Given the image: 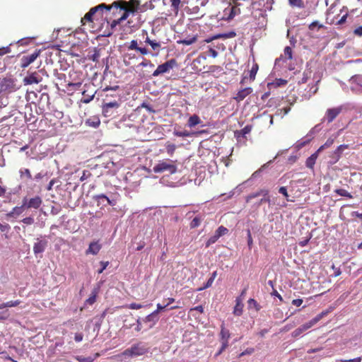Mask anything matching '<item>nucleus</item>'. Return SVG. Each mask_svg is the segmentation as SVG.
Wrapping results in <instances>:
<instances>
[{"instance_id": "nucleus-39", "label": "nucleus", "mask_w": 362, "mask_h": 362, "mask_svg": "<svg viewBox=\"0 0 362 362\" xmlns=\"http://www.w3.org/2000/svg\"><path fill=\"white\" fill-rule=\"evenodd\" d=\"M244 305L242 303H238L234 308L233 314L236 316H240L243 314Z\"/></svg>"}, {"instance_id": "nucleus-9", "label": "nucleus", "mask_w": 362, "mask_h": 362, "mask_svg": "<svg viewBox=\"0 0 362 362\" xmlns=\"http://www.w3.org/2000/svg\"><path fill=\"white\" fill-rule=\"evenodd\" d=\"M15 80L11 77L4 78L0 83L1 92H11L15 90Z\"/></svg>"}, {"instance_id": "nucleus-17", "label": "nucleus", "mask_w": 362, "mask_h": 362, "mask_svg": "<svg viewBox=\"0 0 362 362\" xmlns=\"http://www.w3.org/2000/svg\"><path fill=\"white\" fill-rule=\"evenodd\" d=\"M269 194V190L266 189H260L255 192L250 193L246 197V202H249L251 199L257 197L262 196L267 197Z\"/></svg>"}, {"instance_id": "nucleus-61", "label": "nucleus", "mask_w": 362, "mask_h": 362, "mask_svg": "<svg viewBox=\"0 0 362 362\" xmlns=\"http://www.w3.org/2000/svg\"><path fill=\"white\" fill-rule=\"evenodd\" d=\"M320 320H318V318L315 317L314 318H313L311 320H310L309 322H306L305 324L307 325V326L310 329V327H312L313 325H315Z\"/></svg>"}, {"instance_id": "nucleus-37", "label": "nucleus", "mask_w": 362, "mask_h": 362, "mask_svg": "<svg viewBox=\"0 0 362 362\" xmlns=\"http://www.w3.org/2000/svg\"><path fill=\"white\" fill-rule=\"evenodd\" d=\"M194 132H189L187 130L185 131H179L175 129L174 134L177 136H181V137H187V136H191L194 134Z\"/></svg>"}, {"instance_id": "nucleus-44", "label": "nucleus", "mask_w": 362, "mask_h": 362, "mask_svg": "<svg viewBox=\"0 0 362 362\" xmlns=\"http://www.w3.org/2000/svg\"><path fill=\"white\" fill-rule=\"evenodd\" d=\"M334 192L337 193L338 195L348 197L349 199H351L353 197L352 195L344 189H336L334 190Z\"/></svg>"}, {"instance_id": "nucleus-53", "label": "nucleus", "mask_w": 362, "mask_h": 362, "mask_svg": "<svg viewBox=\"0 0 362 362\" xmlns=\"http://www.w3.org/2000/svg\"><path fill=\"white\" fill-rule=\"evenodd\" d=\"M228 344H227L226 341L222 342L221 346L220 349L215 354L214 358H217L218 356H220L225 351V349L228 347Z\"/></svg>"}, {"instance_id": "nucleus-36", "label": "nucleus", "mask_w": 362, "mask_h": 362, "mask_svg": "<svg viewBox=\"0 0 362 362\" xmlns=\"http://www.w3.org/2000/svg\"><path fill=\"white\" fill-rule=\"evenodd\" d=\"M288 4L291 7L304 8V2L303 0H288Z\"/></svg>"}, {"instance_id": "nucleus-3", "label": "nucleus", "mask_w": 362, "mask_h": 362, "mask_svg": "<svg viewBox=\"0 0 362 362\" xmlns=\"http://www.w3.org/2000/svg\"><path fill=\"white\" fill-rule=\"evenodd\" d=\"M153 171L156 173L168 172L170 174H174L177 171V166L172 160H161L153 166Z\"/></svg>"}, {"instance_id": "nucleus-32", "label": "nucleus", "mask_w": 362, "mask_h": 362, "mask_svg": "<svg viewBox=\"0 0 362 362\" xmlns=\"http://www.w3.org/2000/svg\"><path fill=\"white\" fill-rule=\"evenodd\" d=\"M346 11V13L336 23V25H341L346 22V20L349 17L348 14V8L346 6H344L341 10V12Z\"/></svg>"}, {"instance_id": "nucleus-16", "label": "nucleus", "mask_w": 362, "mask_h": 362, "mask_svg": "<svg viewBox=\"0 0 362 362\" xmlns=\"http://www.w3.org/2000/svg\"><path fill=\"white\" fill-rule=\"evenodd\" d=\"M292 49L291 47L287 46L284 48V57L283 55H281L279 58L275 60V66H277L281 61H286V59H292Z\"/></svg>"}, {"instance_id": "nucleus-15", "label": "nucleus", "mask_w": 362, "mask_h": 362, "mask_svg": "<svg viewBox=\"0 0 362 362\" xmlns=\"http://www.w3.org/2000/svg\"><path fill=\"white\" fill-rule=\"evenodd\" d=\"M101 248H102V245H100L99 243L98 240L91 242L89 244L88 248L86 251V255L92 254L93 255H96L99 252V251L100 250Z\"/></svg>"}, {"instance_id": "nucleus-31", "label": "nucleus", "mask_w": 362, "mask_h": 362, "mask_svg": "<svg viewBox=\"0 0 362 362\" xmlns=\"http://www.w3.org/2000/svg\"><path fill=\"white\" fill-rule=\"evenodd\" d=\"M235 36H236V33L235 31H230V32H228V33H220V34L214 35V38L228 39V38L234 37Z\"/></svg>"}, {"instance_id": "nucleus-35", "label": "nucleus", "mask_w": 362, "mask_h": 362, "mask_svg": "<svg viewBox=\"0 0 362 362\" xmlns=\"http://www.w3.org/2000/svg\"><path fill=\"white\" fill-rule=\"evenodd\" d=\"M248 307H253L256 311H259L262 308V306L257 302L254 298H250L247 301Z\"/></svg>"}, {"instance_id": "nucleus-23", "label": "nucleus", "mask_w": 362, "mask_h": 362, "mask_svg": "<svg viewBox=\"0 0 362 362\" xmlns=\"http://www.w3.org/2000/svg\"><path fill=\"white\" fill-rule=\"evenodd\" d=\"M221 343L222 342H226L227 344H228V339L230 338V332L228 329H226L224 327V323H222L221 326Z\"/></svg>"}, {"instance_id": "nucleus-25", "label": "nucleus", "mask_w": 362, "mask_h": 362, "mask_svg": "<svg viewBox=\"0 0 362 362\" xmlns=\"http://www.w3.org/2000/svg\"><path fill=\"white\" fill-rule=\"evenodd\" d=\"M251 130H252V126L251 125H246L240 131L235 132V134L237 136L238 139H239V138L240 136L243 137V138H245V135L249 134L251 132Z\"/></svg>"}, {"instance_id": "nucleus-40", "label": "nucleus", "mask_w": 362, "mask_h": 362, "mask_svg": "<svg viewBox=\"0 0 362 362\" xmlns=\"http://www.w3.org/2000/svg\"><path fill=\"white\" fill-rule=\"evenodd\" d=\"M145 42L150 45L153 50H158L160 47L159 42L150 40L148 37H146Z\"/></svg>"}, {"instance_id": "nucleus-50", "label": "nucleus", "mask_w": 362, "mask_h": 362, "mask_svg": "<svg viewBox=\"0 0 362 362\" xmlns=\"http://www.w3.org/2000/svg\"><path fill=\"white\" fill-rule=\"evenodd\" d=\"M76 359L79 362H93L95 358H93L90 356L83 357L82 356H78L76 357Z\"/></svg>"}, {"instance_id": "nucleus-42", "label": "nucleus", "mask_w": 362, "mask_h": 362, "mask_svg": "<svg viewBox=\"0 0 362 362\" xmlns=\"http://www.w3.org/2000/svg\"><path fill=\"white\" fill-rule=\"evenodd\" d=\"M202 221V218L199 216H195L190 223V228H194L198 227Z\"/></svg>"}, {"instance_id": "nucleus-14", "label": "nucleus", "mask_w": 362, "mask_h": 362, "mask_svg": "<svg viewBox=\"0 0 362 362\" xmlns=\"http://www.w3.org/2000/svg\"><path fill=\"white\" fill-rule=\"evenodd\" d=\"M252 93V88L250 87L245 88L238 92L233 98L238 103L243 100L247 95Z\"/></svg>"}, {"instance_id": "nucleus-24", "label": "nucleus", "mask_w": 362, "mask_h": 362, "mask_svg": "<svg viewBox=\"0 0 362 362\" xmlns=\"http://www.w3.org/2000/svg\"><path fill=\"white\" fill-rule=\"evenodd\" d=\"M25 210V208L23 207V203L22 202L21 206H15L8 215L11 217L16 218V216L21 214Z\"/></svg>"}, {"instance_id": "nucleus-20", "label": "nucleus", "mask_w": 362, "mask_h": 362, "mask_svg": "<svg viewBox=\"0 0 362 362\" xmlns=\"http://www.w3.org/2000/svg\"><path fill=\"white\" fill-rule=\"evenodd\" d=\"M127 4H128L127 1L121 0V1H115L112 4H107V6L110 8V11L112 8H115L116 10L119 9V11H121V10H124V6H126Z\"/></svg>"}, {"instance_id": "nucleus-52", "label": "nucleus", "mask_w": 362, "mask_h": 362, "mask_svg": "<svg viewBox=\"0 0 362 362\" xmlns=\"http://www.w3.org/2000/svg\"><path fill=\"white\" fill-rule=\"evenodd\" d=\"M218 238H218V236L214 234V235L209 238V240L206 243V247H208L211 245L215 243L218 240Z\"/></svg>"}, {"instance_id": "nucleus-1", "label": "nucleus", "mask_w": 362, "mask_h": 362, "mask_svg": "<svg viewBox=\"0 0 362 362\" xmlns=\"http://www.w3.org/2000/svg\"><path fill=\"white\" fill-rule=\"evenodd\" d=\"M117 99L109 100V94L106 95L103 99L102 105V112L105 117H116L118 115V109L121 104L119 96H116Z\"/></svg>"}, {"instance_id": "nucleus-26", "label": "nucleus", "mask_w": 362, "mask_h": 362, "mask_svg": "<svg viewBox=\"0 0 362 362\" xmlns=\"http://www.w3.org/2000/svg\"><path fill=\"white\" fill-rule=\"evenodd\" d=\"M288 81L285 79L282 78H278L276 79L275 81L268 83L267 86L271 88V87L278 88L281 86H286L287 84Z\"/></svg>"}, {"instance_id": "nucleus-29", "label": "nucleus", "mask_w": 362, "mask_h": 362, "mask_svg": "<svg viewBox=\"0 0 362 362\" xmlns=\"http://www.w3.org/2000/svg\"><path fill=\"white\" fill-rule=\"evenodd\" d=\"M201 122V119L197 115H192L189 119L187 124L189 127H194Z\"/></svg>"}, {"instance_id": "nucleus-49", "label": "nucleus", "mask_w": 362, "mask_h": 362, "mask_svg": "<svg viewBox=\"0 0 362 362\" xmlns=\"http://www.w3.org/2000/svg\"><path fill=\"white\" fill-rule=\"evenodd\" d=\"M320 130V124L315 125L313 128H312L310 132L307 134V137L313 138V135L315 134Z\"/></svg>"}, {"instance_id": "nucleus-10", "label": "nucleus", "mask_w": 362, "mask_h": 362, "mask_svg": "<svg viewBox=\"0 0 362 362\" xmlns=\"http://www.w3.org/2000/svg\"><path fill=\"white\" fill-rule=\"evenodd\" d=\"M40 52L41 49H35L33 54L27 56H23L21 59V68L25 69L28 67L40 56Z\"/></svg>"}, {"instance_id": "nucleus-21", "label": "nucleus", "mask_w": 362, "mask_h": 362, "mask_svg": "<svg viewBox=\"0 0 362 362\" xmlns=\"http://www.w3.org/2000/svg\"><path fill=\"white\" fill-rule=\"evenodd\" d=\"M86 124L93 128H98L100 124L99 117L96 116L91 117L86 120Z\"/></svg>"}, {"instance_id": "nucleus-38", "label": "nucleus", "mask_w": 362, "mask_h": 362, "mask_svg": "<svg viewBox=\"0 0 362 362\" xmlns=\"http://www.w3.org/2000/svg\"><path fill=\"white\" fill-rule=\"evenodd\" d=\"M122 11H123V13L122 14V16L119 18L122 20V22L127 19L130 13L134 12L129 8L128 4L126 6H124V9L122 10Z\"/></svg>"}, {"instance_id": "nucleus-60", "label": "nucleus", "mask_w": 362, "mask_h": 362, "mask_svg": "<svg viewBox=\"0 0 362 362\" xmlns=\"http://www.w3.org/2000/svg\"><path fill=\"white\" fill-rule=\"evenodd\" d=\"M100 265H101V268L98 271V274H101L103 272V271L107 268V267L109 265V262H104V261H101L100 262Z\"/></svg>"}, {"instance_id": "nucleus-46", "label": "nucleus", "mask_w": 362, "mask_h": 362, "mask_svg": "<svg viewBox=\"0 0 362 362\" xmlns=\"http://www.w3.org/2000/svg\"><path fill=\"white\" fill-rule=\"evenodd\" d=\"M165 148H166L167 153L169 155L172 156L174 153L175 151L176 146L174 144L170 143L168 141L165 144Z\"/></svg>"}, {"instance_id": "nucleus-5", "label": "nucleus", "mask_w": 362, "mask_h": 362, "mask_svg": "<svg viewBox=\"0 0 362 362\" xmlns=\"http://www.w3.org/2000/svg\"><path fill=\"white\" fill-rule=\"evenodd\" d=\"M22 202L23 203V207H25V209H37L41 206L42 200L40 196H35L32 198H29L26 196L23 199Z\"/></svg>"}, {"instance_id": "nucleus-58", "label": "nucleus", "mask_w": 362, "mask_h": 362, "mask_svg": "<svg viewBox=\"0 0 362 362\" xmlns=\"http://www.w3.org/2000/svg\"><path fill=\"white\" fill-rule=\"evenodd\" d=\"M149 66L150 67L153 68L154 67V64L151 63V62L150 60H148V59H143V61L142 62H141L139 64V66Z\"/></svg>"}, {"instance_id": "nucleus-34", "label": "nucleus", "mask_w": 362, "mask_h": 362, "mask_svg": "<svg viewBox=\"0 0 362 362\" xmlns=\"http://www.w3.org/2000/svg\"><path fill=\"white\" fill-rule=\"evenodd\" d=\"M334 139L333 138H329L326 142L322 145L317 150H318V152H322L326 148H329L333 144H334Z\"/></svg>"}, {"instance_id": "nucleus-57", "label": "nucleus", "mask_w": 362, "mask_h": 362, "mask_svg": "<svg viewBox=\"0 0 362 362\" xmlns=\"http://www.w3.org/2000/svg\"><path fill=\"white\" fill-rule=\"evenodd\" d=\"M284 153V151L281 152V153H278V154L274 157V158L273 160H270L269 161H268L267 163L264 164L263 165L261 166V168H259L262 171H263L264 169H266L267 168H268L273 162L274 160L277 158L278 156Z\"/></svg>"}, {"instance_id": "nucleus-8", "label": "nucleus", "mask_w": 362, "mask_h": 362, "mask_svg": "<svg viewBox=\"0 0 362 362\" xmlns=\"http://www.w3.org/2000/svg\"><path fill=\"white\" fill-rule=\"evenodd\" d=\"M41 72H43V71H37L34 72H30V71H28V76L23 78L24 85H31L33 83L37 84L41 82L42 80Z\"/></svg>"}, {"instance_id": "nucleus-18", "label": "nucleus", "mask_w": 362, "mask_h": 362, "mask_svg": "<svg viewBox=\"0 0 362 362\" xmlns=\"http://www.w3.org/2000/svg\"><path fill=\"white\" fill-rule=\"evenodd\" d=\"M158 320L159 316L157 315L156 312L151 313L143 320L144 322L151 323V325H149V328H152Z\"/></svg>"}, {"instance_id": "nucleus-41", "label": "nucleus", "mask_w": 362, "mask_h": 362, "mask_svg": "<svg viewBox=\"0 0 362 362\" xmlns=\"http://www.w3.org/2000/svg\"><path fill=\"white\" fill-rule=\"evenodd\" d=\"M228 232V228H226V227H224L223 226H221L216 229L214 234L218 236V238H220V237L226 235Z\"/></svg>"}, {"instance_id": "nucleus-13", "label": "nucleus", "mask_w": 362, "mask_h": 362, "mask_svg": "<svg viewBox=\"0 0 362 362\" xmlns=\"http://www.w3.org/2000/svg\"><path fill=\"white\" fill-rule=\"evenodd\" d=\"M98 8H101L100 7H92L88 12H87L84 17L81 19V22L83 23L84 21L93 23L94 20H95L97 11Z\"/></svg>"}, {"instance_id": "nucleus-59", "label": "nucleus", "mask_w": 362, "mask_h": 362, "mask_svg": "<svg viewBox=\"0 0 362 362\" xmlns=\"http://www.w3.org/2000/svg\"><path fill=\"white\" fill-rule=\"evenodd\" d=\"M247 245H248L249 248H251L252 246L253 241H252V235H251V232H250V229L247 230Z\"/></svg>"}, {"instance_id": "nucleus-12", "label": "nucleus", "mask_w": 362, "mask_h": 362, "mask_svg": "<svg viewBox=\"0 0 362 362\" xmlns=\"http://www.w3.org/2000/svg\"><path fill=\"white\" fill-rule=\"evenodd\" d=\"M37 242L35 243L33 246V252L36 257H37L38 254L42 253L45 250L48 243L46 240H40L37 238Z\"/></svg>"}, {"instance_id": "nucleus-11", "label": "nucleus", "mask_w": 362, "mask_h": 362, "mask_svg": "<svg viewBox=\"0 0 362 362\" xmlns=\"http://www.w3.org/2000/svg\"><path fill=\"white\" fill-rule=\"evenodd\" d=\"M342 110V106L327 109L323 120H327L328 123L332 122L341 112Z\"/></svg>"}, {"instance_id": "nucleus-62", "label": "nucleus", "mask_w": 362, "mask_h": 362, "mask_svg": "<svg viewBox=\"0 0 362 362\" xmlns=\"http://www.w3.org/2000/svg\"><path fill=\"white\" fill-rule=\"evenodd\" d=\"M320 320H318V318L315 317L314 318H313L311 320H310L309 322H306L305 324L307 325V326L310 329V327H312L313 325H315Z\"/></svg>"}, {"instance_id": "nucleus-22", "label": "nucleus", "mask_w": 362, "mask_h": 362, "mask_svg": "<svg viewBox=\"0 0 362 362\" xmlns=\"http://www.w3.org/2000/svg\"><path fill=\"white\" fill-rule=\"evenodd\" d=\"M95 7L101 8H98L97 11L95 21H98L99 18L103 17L104 11H110V8L107 6V4H106L105 3L100 4L97 5Z\"/></svg>"}, {"instance_id": "nucleus-48", "label": "nucleus", "mask_w": 362, "mask_h": 362, "mask_svg": "<svg viewBox=\"0 0 362 362\" xmlns=\"http://www.w3.org/2000/svg\"><path fill=\"white\" fill-rule=\"evenodd\" d=\"M197 37H192L190 38L184 39L180 41V43H182L185 45H190L194 43L197 41Z\"/></svg>"}, {"instance_id": "nucleus-30", "label": "nucleus", "mask_w": 362, "mask_h": 362, "mask_svg": "<svg viewBox=\"0 0 362 362\" xmlns=\"http://www.w3.org/2000/svg\"><path fill=\"white\" fill-rule=\"evenodd\" d=\"M20 177L21 179H28V180H32L33 177L31 175V173L29 169L28 168H21L19 170Z\"/></svg>"}, {"instance_id": "nucleus-27", "label": "nucleus", "mask_w": 362, "mask_h": 362, "mask_svg": "<svg viewBox=\"0 0 362 362\" xmlns=\"http://www.w3.org/2000/svg\"><path fill=\"white\" fill-rule=\"evenodd\" d=\"M171 2L172 10L175 12V16L177 15L179 9L183 6L180 0H170Z\"/></svg>"}, {"instance_id": "nucleus-55", "label": "nucleus", "mask_w": 362, "mask_h": 362, "mask_svg": "<svg viewBox=\"0 0 362 362\" xmlns=\"http://www.w3.org/2000/svg\"><path fill=\"white\" fill-rule=\"evenodd\" d=\"M279 192L284 195V197L286 199L287 201H292L291 199H288V194L286 187H281L279 189Z\"/></svg>"}, {"instance_id": "nucleus-4", "label": "nucleus", "mask_w": 362, "mask_h": 362, "mask_svg": "<svg viewBox=\"0 0 362 362\" xmlns=\"http://www.w3.org/2000/svg\"><path fill=\"white\" fill-rule=\"evenodd\" d=\"M175 66H177V60L174 58L170 59L165 63L158 65L157 69L153 73L152 76L156 77L160 74L168 73L170 69H173Z\"/></svg>"}, {"instance_id": "nucleus-64", "label": "nucleus", "mask_w": 362, "mask_h": 362, "mask_svg": "<svg viewBox=\"0 0 362 362\" xmlns=\"http://www.w3.org/2000/svg\"><path fill=\"white\" fill-rule=\"evenodd\" d=\"M361 357H357L353 359H340V362H361Z\"/></svg>"}, {"instance_id": "nucleus-56", "label": "nucleus", "mask_w": 362, "mask_h": 362, "mask_svg": "<svg viewBox=\"0 0 362 362\" xmlns=\"http://www.w3.org/2000/svg\"><path fill=\"white\" fill-rule=\"evenodd\" d=\"M270 202H271L270 197L268 194L267 197H263V198H262L258 202H257L256 206L259 207L263 203L268 202L269 204Z\"/></svg>"}, {"instance_id": "nucleus-19", "label": "nucleus", "mask_w": 362, "mask_h": 362, "mask_svg": "<svg viewBox=\"0 0 362 362\" xmlns=\"http://www.w3.org/2000/svg\"><path fill=\"white\" fill-rule=\"evenodd\" d=\"M320 153V152H318V150H317L314 153H313L310 157H308L306 159L305 165L307 168L313 169L316 160Z\"/></svg>"}, {"instance_id": "nucleus-51", "label": "nucleus", "mask_w": 362, "mask_h": 362, "mask_svg": "<svg viewBox=\"0 0 362 362\" xmlns=\"http://www.w3.org/2000/svg\"><path fill=\"white\" fill-rule=\"evenodd\" d=\"M350 81L357 83L358 85L362 86V76L360 75H354L351 77Z\"/></svg>"}, {"instance_id": "nucleus-6", "label": "nucleus", "mask_w": 362, "mask_h": 362, "mask_svg": "<svg viewBox=\"0 0 362 362\" xmlns=\"http://www.w3.org/2000/svg\"><path fill=\"white\" fill-rule=\"evenodd\" d=\"M348 148H349V145H347V144H341V145L339 146L335 149V151H334L333 152H332L329 154V160L328 161V164L330 165H334L335 163H337L339 161V160L341 158L344 151L346 149H348Z\"/></svg>"}, {"instance_id": "nucleus-54", "label": "nucleus", "mask_w": 362, "mask_h": 362, "mask_svg": "<svg viewBox=\"0 0 362 362\" xmlns=\"http://www.w3.org/2000/svg\"><path fill=\"white\" fill-rule=\"evenodd\" d=\"M10 317V313L8 310L0 311V320H6Z\"/></svg>"}, {"instance_id": "nucleus-2", "label": "nucleus", "mask_w": 362, "mask_h": 362, "mask_svg": "<svg viewBox=\"0 0 362 362\" xmlns=\"http://www.w3.org/2000/svg\"><path fill=\"white\" fill-rule=\"evenodd\" d=\"M148 351L149 347H148L145 343L139 341L136 344H132L129 348L125 349L122 353V356H123L125 359L128 358H134L143 356L147 354Z\"/></svg>"}, {"instance_id": "nucleus-7", "label": "nucleus", "mask_w": 362, "mask_h": 362, "mask_svg": "<svg viewBox=\"0 0 362 362\" xmlns=\"http://www.w3.org/2000/svg\"><path fill=\"white\" fill-rule=\"evenodd\" d=\"M93 199L96 202L97 205L101 209L110 206H115L116 204L115 199H111L107 197L105 194H98L93 197Z\"/></svg>"}, {"instance_id": "nucleus-45", "label": "nucleus", "mask_w": 362, "mask_h": 362, "mask_svg": "<svg viewBox=\"0 0 362 362\" xmlns=\"http://www.w3.org/2000/svg\"><path fill=\"white\" fill-rule=\"evenodd\" d=\"M237 11H238V13H240V8L236 9L235 7H231L230 8V12H229L228 16H227L224 18L227 21H230V20L233 19L235 17V16L236 15Z\"/></svg>"}, {"instance_id": "nucleus-43", "label": "nucleus", "mask_w": 362, "mask_h": 362, "mask_svg": "<svg viewBox=\"0 0 362 362\" xmlns=\"http://www.w3.org/2000/svg\"><path fill=\"white\" fill-rule=\"evenodd\" d=\"M257 71H258V65H257V64H255L252 66L251 70L249 71V78H250V81L255 80Z\"/></svg>"}, {"instance_id": "nucleus-28", "label": "nucleus", "mask_w": 362, "mask_h": 362, "mask_svg": "<svg viewBox=\"0 0 362 362\" xmlns=\"http://www.w3.org/2000/svg\"><path fill=\"white\" fill-rule=\"evenodd\" d=\"M308 327L305 323L303 325L300 326L298 328L296 329L291 334L293 337H299L302 333H303L305 331L308 329Z\"/></svg>"}, {"instance_id": "nucleus-47", "label": "nucleus", "mask_w": 362, "mask_h": 362, "mask_svg": "<svg viewBox=\"0 0 362 362\" xmlns=\"http://www.w3.org/2000/svg\"><path fill=\"white\" fill-rule=\"evenodd\" d=\"M100 57V49L95 48L94 53L88 57V59L94 62H98Z\"/></svg>"}, {"instance_id": "nucleus-63", "label": "nucleus", "mask_w": 362, "mask_h": 362, "mask_svg": "<svg viewBox=\"0 0 362 362\" xmlns=\"http://www.w3.org/2000/svg\"><path fill=\"white\" fill-rule=\"evenodd\" d=\"M112 34H113V30L110 27V28H107L103 31L102 36L110 37V36H112Z\"/></svg>"}, {"instance_id": "nucleus-33", "label": "nucleus", "mask_w": 362, "mask_h": 362, "mask_svg": "<svg viewBox=\"0 0 362 362\" xmlns=\"http://www.w3.org/2000/svg\"><path fill=\"white\" fill-rule=\"evenodd\" d=\"M21 187H22L21 185H19L17 187H16L13 189H11L8 192H6V199H11V196L13 194H18L21 190Z\"/></svg>"}]
</instances>
